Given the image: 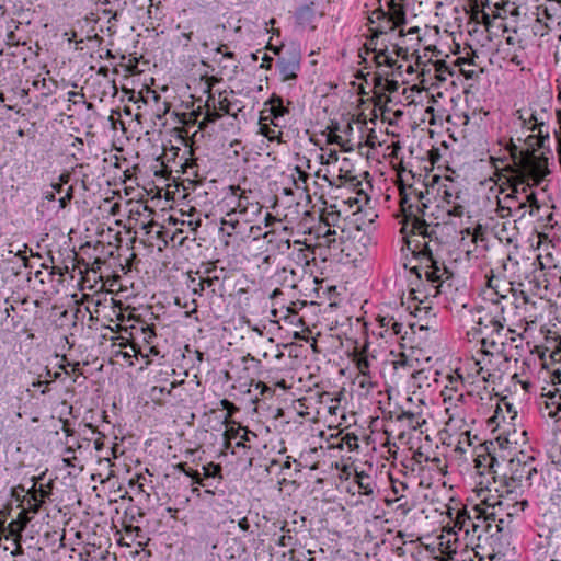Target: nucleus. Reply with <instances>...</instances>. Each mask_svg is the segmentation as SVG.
I'll list each match as a JSON object with an SVG mask.
<instances>
[{
    "mask_svg": "<svg viewBox=\"0 0 561 561\" xmlns=\"http://www.w3.org/2000/svg\"><path fill=\"white\" fill-rule=\"evenodd\" d=\"M540 142L537 136L529 135L520 146L512 138L506 144L513 164L504 169L507 174L500 176L496 213L501 218L518 221L539 209L534 192L527 187L539 184L549 173L548 159L534 148Z\"/></svg>",
    "mask_w": 561,
    "mask_h": 561,
    "instance_id": "nucleus-1",
    "label": "nucleus"
},
{
    "mask_svg": "<svg viewBox=\"0 0 561 561\" xmlns=\"http://www.w3.org/2000/svg\"><path fill=\"white\" fill-rule=\"evenodd\" d=\"M471 501L495 513H506L508 517L524 511L526 504L515 500L512 488L506 486L500 474L483 477L474 486Z\"/></svg>",
    "mask_w": 561,
    "mask_h": 561,
    "instance_id": "nucleus-2",
    "label": "nucleus"
},
{
    "mask_svg": "<svg viewBox=\"0 0 561 561\" xmlns=\"http://www.w3.org/2000/svg\"><path fill=\"white\" fill-rule=\"evenodd\" d=\"M232 198L236 205L221 218L220 230L228 236L243 237L248 231L253 233L260 227L252 225L253 217L261 213V205L250 201V195L239 186H231Z\"/></svg>",
    "mask_w": 561,
    "mask_h": 561,
    "instance_id": "nucleus-3",
    "label": "nucleus"
},
{
    "mask_svg": "<svg viewBox=\"0 0 561 561\" xmlns=\"http://www.w3.org/2000/svg\"><path fill=\"white\" fill-rule=\"evenodd\" d=\"M477 330L481 335L482 354L491 357L495 363L505 360V345L510 330L505 329L504 317H492L490 313L479 316Z\"/></svg>",
    "mask_w": 561,
    "mask_h": 561,
    "instance_id": "nucleus-4",
    "label": "nucleus"
},
{
    "mask_svg": "<svg viewBox=\"0 0 561 561\" xmlns=\"http://www.w3.org/2000/svg\"><path fill=\"white\" fill-rule=\"evenodd\" d=\"M499 470L500 478L507 488H514L515 483H523L524 481L528 485H533L539 478L538 471L534 466V458L524 451L516 453L507 460L502 459Z\"/></svg>",
    "mask_w": 561,
    "mask_h": 561,
    "instance_id": "nucleus-5",
    "label": "nucleus"
},
{
    "mask_svg": "<svg viewBox=\"0 0 561 561\" xmlns=\"http://www.w3.org/2000/svg\"><path fill=\"white\" fill-rule=\"evenodd\" d=\"M411 198H415V205L408 204L407 197L402 198L401 201V208L405 217L402 232L409 230L413 234L430 237L433 232V229L425 222V220L421 219L419 216L420 214L424 213L425 208H427L422 191L414 190L411 192Z\"/></svg>",
    "mask_w": 561,
    "mask_h": 561,
    "instance_id": "nucleus-6",
    "label": "nucleus"
},
{
    "mask_svg": "<svg viewBox=\"0 0 561 561\" xmlns=\"http://www.w3.org/2000/svg\"><path fill=\"white\" fill-rule=\"evenodd\" d=\"M495 364L491 357L482 354L481 359H468L455 373L459 374V377L465 381L481 380L484 383H494L500 378Z\"/></svg>",
    "mask_w": 561,
    "mask_h": 561,
    "instance_id": "nucleus-7",
    "label": "nucleus"
},
{
    "mask_svg": "<svg viewBox=\"0 0 561 561\" xmlns=\"http://www.w3.org/2000/svg\"><path fill=\"white\" fill-rule=\"evenodd\" d=\"M347 164V160L343 159L341 162L339 161L337 164L331 165L332 168L330 169L316 170L314 175L323 179L332 186H340L345 182H352L356 179L352 171L346 168Z\"/></svg>",
    "mask_w": 561,
    "mask_h": 561,
    "instance_id": "nucleus-8",
    "label": "nucleus"
},
{
    "mask_svg": "<svg viewBox=\"0 0 561 561\" xmlns=\"http://www.w3.org/2000/svg\"><path fill=\"white\" fill-rule=\"evenodd\" d=\"M474 538L480 539L482 535L491 533L493 523L496 522L499 513L481 507V504L472 505Z\"/></svg>",
    "mask_w": 561,
    "mask_h": 561,
    "instance_id": "nucleus-9",
    "label": "nucleus"
},
{
    "mask_svg": "<svg viewBox=\"0 0 561 561\" xmlns=\"http://www.w3.org/2000/svg\"><path fill=\"white\" fill-rule=\"evenodd\" d=\"M512 291L514 305L516 307L519 319L527 323L535 322L537 319V314L536 301L533 299V296L527 295L523 289H512Z\"/></svg>",
    "mask_w": 561,
    "mask_h": 561,
    "instance_id": "nucleus-10",
    "label": "nucleus"
},
{
    "mask_svg": "<svg viewBox=\"0 0 561 561\" xmlns=\"http://www.w3.org/2000/svg\"><path fill=\"white\" fill-rule=\"evenodd\" d=\"M460 547V540L457 529L451 527H444L442 534L438 536L439 551L446 556L442 561H453L454 554Z\"/></svg>",
    "mask_w": 561,
    "mask_h": 561,
    "instance_id": "nucleus-11",
    "label": "nucleus"
},
{
    "mask_svg": "<svg viewBox=\"0 0 561 561\" xmlns=\"http://www.w3.org/2000/svg\"><path fill=\"white\" fill-rule=\"evenodd\" d=\"M277 66L283 81L295 80L300 69V56L295 50L286 51L278 58Z\"/></svg>",
    "mask_w": 561,
    "mask_h": 561,
    "instance_id": "nucleus-12",
    "label": "nucleus"
},
{
    "mask_svg": "<svg viewBox=\"0 0 561 561\" xmlns=\"http://www.w3.org/2000/svg\"><path fill=\"white\" fill-rule=\"evenodd\" d=\"M170 376L169 370L165 371L160 370L154 376V382L149 391V397L152 401L161 403L165 396H169L173 388H175V381H170L168 377Z\"/></svg>",
    "mask_w": 561,
    "mask_h": 561,
    "instance_id": "nucleus-13",
    "label": "nucleus"
},
{
    "mask_svg": "<svg viewBox=\"0 0 561 561\" xmlns=\"http://www.w3.org/2000/svg\"><path fill=\"white\" fill-rule=\"evenodd\" d=\"M539 409L543 417L561 422V394L550 390L547 393H542Z\"/></svg>",
    "mask_w": 561,
    "mask_h": 561,
    "instance_id": "nucleus-14",
    "label": "nucleus"
},
{
    "mask_svg": "<svg viewBox=\"0 0 561 561\" xmlns=\"http://www.w3.org/2000/svg\"><path fill=\"white\" fill-rule=\"evenodd\" d=\"M438 193H442L443 199L451 206L450 209H447L449 215L461 216L463 213V207L457 203L459 199V190L457 185L449 180L445 179V183L440 184L438 187Z\"/></svg>",
    "mask_w": 561,
    "mask_h": 561,
    "instance_id": "nucleus-15",
    "label": "nucleus"
},
{
    "mask_svg": "<svg viewBox=\"0 0 561 561\" xmlns=\"http://www.w3.org/2000/svg\"><path fill=\"white\" fill-rule=\"evenodd\" d=\"M430 242L425 243V250L427 252V264H426V271L425 275L427 279L432 282H443L444 279L449 278V272L446 268V266L439 262L437 259L433 256V248L430 244Z\"/></svg>",
    "mask_w": 561,
    "mask_h": 561,
    "instance_id": "nucleus-16",
    "label": "nucleus"
},
{
    "mask_svg": "<svg viewBox=\"0 0 561 561\" xmlns=\"http://www.w3.org/2000/svg\"><path fill=\"white\" fill-rule=\"evenodd\" d=\"M408 50L402 47H396L392 51L380 50L375 55V60L378 66H387L393 68L396 71H401L403 64L400 58H407Z\"/></svg>",
    "mask_w": 561,
    "mask_h": 561,
    "instance_id": "nucleus-17",
    "label": "nucleus"
},
{
    "mask_svg": "<svg viewBox=\"0 0 561 561\" xmlns=\"http://www.w3.org/2000/svg\"><path fill=\"white\" fill-rule=\"evenodd\" d=\"M373 14L376 15L378 20H386V22L389 24V30H394L396 27L400 26L401 24H403L405 19L403 7L396 0L389 1L388 13H385L382 11H375Z\"/></svg>",
    "mask_w": 561,
    "mask_h": 561,
    "instance_id": "nucleus-18",
    "label": "nucleus"
},
{
    "mask_svg": "<svg viewBox=\"0 0 561 561\" xmlns=\"http://www.w3.org/2000/svg\"><path fill=\"white\" fill-rule=\"evenodd\" d=\"M505 282L493 274L486 275V287L483 290L485 299L491 300L494 305H499L502 300H507V296L503 294Z\"/></svg>",
    "mask_w": 561,
    "mask_h": 561,
    "instance_id": "nucleus-19",
    "label": "nucleus"
},
{
    "mask_svg": "<svg viewBox=\"0 0 561 561\" xmlns=\"http://www.w3.org/2000/svg\"><path fill=\"white\" fill-rule=\"evenodd\" d=\"M453 526L457 529V531H462L466 536L474 537L472 506H465L458 510Z\"/></svg>",
    "mask_w": 561,
    "mask_h": 561,
    "instance_id": "nucleus-20",
    "label": "nucleus"
},
{
    "mask_svg": "<svg viewBox=\"0 0 561 561\" xmlns=\"http://www.w3.org/2000/svg\"><path fill=\"white\" fill-rule=\"evenodd\" d=\"M466 398L467 394L462 393V398L459 401H445V412L449 415L447 425L453 426V424L462 423L466 417Z\"/></svg>",
    "mask_w": 561,
    "mask_h": 561,
    "instance_id": "nucleus-21",
    "label": "nucleus"
},
{
    "mask_svg": "<svg viewBox=\"0 0 561 561\" xmlns=\"http://www.w3.org/2000/svg\"><path fill=\"white\" fill-rule=\"evenodd\" d=\"M274 233L273 232H264L261 237H253L248 243V251L252 259L256 257L260 252H263L265 249H270L273 247Z\"/></svg>",
    "mask_w": 561,
    "mask_h": 561,
    "instance_id": "nucleus-22",
    "label": "nucleus"
},
{
    "mask_svg": "<svg viewBox=\"0 0 561 561\" xmlns=\"http://www.w3.org/2000/svg\"><path fill=\"white\" fill-rule=\"evenodd\" d=\"M476 467L478 469L488 468L489 472L486 477H492L500 474L501 462L490 454L479 453L474 459ZM482 478L485 477L483 472H481Z\"/></svg>",
    "mask_w": 561,
    "mask_h": 561,
    "instance_id": "nucleus-23",
    "label": "nucleus"
},
{
    "mask_svg": "<svg viewBox=\"0 0 561 561\" xmlns=\"http://www.w3.org/2000/svg\"><path fill=\"white\" fill-rule=\"evenodd\" d=\"M260 134L266 137L268 140H279L282 130L278 125L274 123V119L270 116H262L259 122Z\"/></svg>",
    "mask_w": 561,
    "mask_h": 561,
    "instance_id": "nucleus-24",
    "label": "nucleus"
},
{
    "mask_svg": "<svg viewBox=\"0 0 561 561\" xmlns=\"http://www.w3.org/2000/svg\"><path fill=\"white\" fill-rule=\"evenodd\" d=\"M375 356H370L366 348H363L360 352H356L354 354L353 362L362 375L368 376L371 374V367L375 362Z\"/></svg>",
    "mask_w": 561,
    "mask_h": 561,
    "instance_id": "nucleus-25",
    "label": "nucleus"
},
{
    "mask_svg": "<svg viewBox=\"0 0 561 561\" xmlns=\"http://www.w3.org/2000/svg\"><path fill=\"white\" fill-rule=\"evenodd\" d=\"M385 503L401 516H407L413 508L412 503L408 501L403 494L394 499H386Z\"/></svg>",
    "mask_w": 561,
    "mask_h": 561,
    "instance_id": "nucleus-26",
    "label": "nucleus"
},
{
    "mask_svg": "<svg viewBox=\"0 0 561 561\" xmlns=\"http://www.w3.org/2000/svg\"><path fill=\"white\" fill-rule=\"evenodd\" d=\"M341 434L342 432H340L339 435L336 436V443L332 444L333 448L347 449L350 451H353L359 447L358 438L355 434L346 433L342 436Z\"/></svg>",
    "mask_w": 561,
    "mask_h": 561,
    "instance_id": "nucleus-27",
    "label": "nucleus"
},
{
    "mask_svg": "<svg viewBox=\"0 0 561 561\" xmlns=\"http://www.w3.org/2000/svg\"><path fill=\"white\" fill-rule=\"evenodd\" d=\"M206 106H207L206 114H205L203 121H201V123H199L201 128H204L207 123H214L215 121L220 118L222 116V114H227L229 112L228 104H224V102H220L219 111L215 106H213L210 108L209 101L207 102Z\"/></svg>",
    "mask_w": 561,
    "mask_h": 561,
    "instance_id": "nucleus-28",
    "label": "nucleus"
},
{
    "mask_svg": "<svg viewBox=\"0 0 561 561\" xmlns=\"http://www.w3.org/2000/svg\"><path fill=\"white\" fill-rule=\"evenodd\" d=\"M276 253L274 248L265 249L263 252H260L256 257L253 260L256 261V265L259 268L266 270L270 265H273L276 262Z\"/></svg>",
    "mask_w": 561,
    "mask_h": 561,
    "instance_id": "nucleus-29",
    "label": "nucleus"
},
{
    "mask_svg": "<svg viewBox=\"0 0 561 561\" xmlns=\"http://www.w3.org/2000/svg\"><path fill=\"white\" fill-rule=\"evenodd\" d=\"M318 160L321 164L320 169H330L332 168L331 165H335L340 161L339 153L331 149H321V152L318 154Z\"/></svg>",
    "mask_w": 561,
    "mask_h": 561,
    "instance_id": "nucleus-30",
    "label": "nucleus"
},
{
    "mask_svg": "<svg viewBox=\"0 0 561 561\" xmlns=\"http://www.w3.org/2000/svg\"><path fill=\"white\" fill-rule=\"evenodd\" d=\"M182 225H187L192 231H195L201 226V217L195 208H191L188 213H182Z\"/></svg>",
    "mask_w": 561,
    "mask_h": 561,
    "instance_id": "nucleus-31",
    "label": "nucleus"
},
{
    "mask_svg": "<svg viewBox=\"0 0 561 561\" xmlns=\"http://www.w3.org/2000/svg\"><path fill=\"white\" fill-rule=\"evenodd\" d=\"M471 20L483 24L486 31L492 26V18L483 10H480L478 5L471 9Z\"/></svg>",
    "mask_w": 561,
    "mask_h": 561,
    "instance_id": "nucleus-32",
    "label": "nucleus"
},
{
    "mask_svg": "<svg viewBox=\"0 0 561 561\" xmlns=\"http://www.w3.org/2000/svg\"><path fill=\"white\" fill-rule=\"evenodd\" d=\"M290 176H291L293 183L297 190L307 191V188H308L307 181L309 178L308 172L295 170V167H294L291 170Z\"/></svg>",
    "mask_w": 561,
    "mask_h": 561,
    "instance_id": "nucleus-33",
    "label": "nucleus"
},
{
    "mask_svg": "<svg viewBox=\"0 0 561 561\" xmlns=\"http://www.w3.org/2000/svg\"><path fill=\"white\" fill-rule=\"evenodd\" d=\"M47 496V492L43 490L42 488L39 491H35L31 499L27 500L28 510L33 512L34 514L38 512L44 499Z\"/></svg>",
    "mask_w": 561,
    "mask_h": 561,
    "instance_id": "nucleus-34",
    "label": "nucleus"
},
{
    "mask_svg": "<svg viewBox=\"0 0 561 561\" xmlns=\"http://www.w3.org/2000/svg\"><path fill=\"white\" fill-rule=\"evenodd\" d=\"M357 483L360 494L371 495L374 493V483L370 481L368 476L363 473L357 474Z\"/></svg>",
    "mask_w": 561,
    "mask_h": 561,
    "instance_id": "nucleus-35",
    "label": "nucleus"
},
{
    "mask_svg": "<svg viewBox=\"0 0 561 561\" xmlns=\"http://www.w3.org/2000/svg\"><path fill=\"white\" fill-rule=\"evenodd\" d=\"M68 180H69V175H61L60 176V183H55L51 185V190L50 191H47L45 193V198L47 201H54L55 199V194L58 193L60 194L62 192V187H64V184L68 183Z\"/></svg>",
    "mask_w": 561,
    "mask_h": 561,
    "instance_id": "nucleus-36",
    "label": "nucleus"
},
{
    "mask_svg": "<svg viewBox=\"0 0 561 561\" xmlns=\"http://www.w3.org/2000/svg\"><path fill=\"white\" fill-rule=\"evenodd\" d=\"M463 389L446 388L442 391L443 401H459L462 398Z\"/></svg>",
    "mask_w": 561,
    "mask_h": 561,
    "instance_id": "nucleus-37",
    "label": "nucleus"
},
{
    "mask_svg": "<svg viewBox=\"0 0 561 561\" xmlns=\"http://www.w3.org/2000/svg\"><path fill=\"white\" fill-rule=\"evenodd\" d=\"M219 283V279L217 277L215 278H210V277H207V278H202L198 283V290L201 291H209V293H215L216 291V288H215V285H217ZM194 291H197V288L194 289Z\"/></svg>",
    "mask_w": 561,
    "mask_h": 561,
    "instance_id": "nucleus-38",
    "label": "nucleus"
},
{
    "mask_svg": "<svg viewBox=\"0 0 561 561\" xmlns=\"http://www.w3.org/2000/svg\"><path fill=\"white\" fill-rule=\"evenodd\" d=\"M62 460L68 467H72V468L78 467V468L82 469V465L79 462L75 450H72L71 448L66 449Z\"/></svg>",
    "mask_w": 561,
    "mask_h": 561,
    "instance_id": "nucleus-39",
    "label": "nucleus"
},
{
    "mask_svg": "<svg viewBox=\"0 0 561 561\" xmlns=\"http://www.w3.org/2000/svg\"><path fill=\"white\" fill-rule=\"evenodd\" d=\"M295 170H299L302 172H307V170H311V160L306 156H296V165Z\"/></svg>",
    "mask_w": 561,
    "mask_h": 561,
    "instance_id": "nucleus-40",
    "label": "nucleus"
},
{
    "mask_svg": "<svg viewBox=\"0 0 561 561\" xmlns=\"http://www.w3.org/2000/svg\"><path fill=\"white\" fill-rule=\"evenodd\" d=\"M465 380L459 377V374L449 375L447 378L446 388L463 389Z\"/></svg>",
    "mask_w": 561,
    "mask_h": 561,
    "instance_id": "nucleus-41",
    "label": "nucleus"
},
{
    "mask_svg": "<svg viewBox=\"0 0 561 561\" xmlns=\"http://www.w3.org/2000/svg\"><path fill=\"white\" fill-rule=\"evenodd\" d=\"M220 466L215 465L213 462L203 467V477L204 478H215L220 473Z\"/></svg>",
    "mask_w": 561,
    "mask_h": 561,
    "instance_id": "nucleus-42",
    "label": "nucleus"
},
{
    "mask_svg": "<svg viewBox=\"0 0 561 561\" xmlns=\"http://www.w3.org/2000/svg\"><path fill=\"white\" fill-rule=\"evenodd\" d=\"M285 112L286 110L282 106L280 100H277V105L275 104V101L272 100V105L270 108V114L272 116L271 118L278 119L284 115Z\"/></svg>",
    "mask_w": 561,
    "mask_h": 561,
    "instance_id": "nucleus-43",
    "label": "nucleus"
},
{
    "mask_svg": "<svg viewBox=\"0 0 561 561\" xmlns=\"http://www.w3.org/2000/svg\"><path fill=\"white\" fill-rule=\"evenodd\" d=\"M25 527H23L19 520H13L9 524L8 530L11 536L15 537V541L21 539V533L23 531Z\"/></svg>",
    "mask_w": 561,
    "mask_h": 561,
    "instance_id": "nucleus-44",
    "label": "nucleus"
},
{
    "mask_svg": "<svg viewBox=\"0 0 561 561\" xmlns=\"http://www.w3.org/2000/svg\"><path fill=\"white\" fill-rule=\"evenodd\" d=\"M179 468L188 477H191L194 481V483L203 485V478L198 471L186 469L185 465L180 463Z\"/></svg>",
    "mask_w": 561,
    "mask_h": 561,
    "instance_id": "nucleus-45",
    "label": "nucleus"
},
{
    "mask_svg": "<svg viewBox=\"0 0 561 561\" xmlns=\"http://www.w3.org/2000/svg\"><path fill=\"white\" fill-rule=\"evenodd\" d=\"M371 377H373V374L365 376V375H362L360 373H358V376L356 377V381H357L358 386L362 388H366V387L370 388L373 386Z\"/></svg>",
    "mask_w": 561,
    "mask_h": 561,
    "instance_id": "nucleus-46",
    "label": "nucleus"
},
{
    "mask_svg": "<svg viewBox=\"0 0 561 561\" xmlns=\"http://www.w3.org/2000/svg\"><path fill=\"white\" fill-rule=\"evenodd\" d=\"M403 416L411 420L410 424L414 428L420 427L423 423H425V420H420L419 415H415L411 412H404Z\"/></svg>",
    "mask_w": 561,
    "mask_h": 561,
    "instance_id": "nucleus-47",
    "label": "nucleus"
},
{
    "mask_svg": "<svg viewBox=\"0 0 561 561\" xmlns=\"http://www.w3.org/2000/svg\"><path fill=\"white\" fill-rule=\"evenodd\" d=\"M400 62L403 64V68L401 71H398L400 75L405 71L408 73H413L415 71L413 64L409 60V55L407 58H400Z\"/></svg>",
    "mask_w": 561,
    "mask_h": 561,
    "instance_id": "nucleus-48",
    "label": "nucleus"
},
{
    "mask_svg": "<svg viewBox=\"0 0 561 561\" xmlns=\"http://www.w3.org/2000/svg\"><path fill=\"white\" fill-rule=\"evenodd\" d=\"M71 198H72V186H69L66 190L65 195L59 198L60 208H65L68 205V203L71 201Z\"/></svg>",
    "mask_w": 561,
    "mask_h": 561,
    "instance_id": "nucleus-49",
    "label": "nucleus"
},
{
    "mask_svg": "<svg viewBox=\"0 0 561 561\" xmlns=\"http://www.w3.org/2000/svg\"><path fill=\"white\" fill-rule=\"evenodd\" d=\"M220 405H221L225 410H227V412H228V417L232 416V414L237 411L236 405H234L232 402H230L229 400H227V399H222V400L220 401Z\"/></svg>",
    "mask_w": 561,
    "mask_h": 561,
    "instance_id": "nucleus-50",
    "label": "nucleus"
},
{
    "mask_svg": "<svg viewBox=\"0 0 561 561\" xmlns=\"http://www.w3.org/2000/svg\"><path fill=\"white\" fill-rule=\"evenodd\" d=\"M141 331H142V334H144V340L147 342V343H150L151 340L154 337L156 333H154V330L152 327H145V328H141Z\"/></svg>",
    "mask_w": 561,
    "mask_h": 561,
    "instance_id": "nucleus-51",
    "label": "nucleus"
},
{
    "mask_svg": "<svg viewBox=\"0 0 561 561\" xmlns=\"http://www.w3.org/2000/svg\"><path fill=\"white\" fill-rule=\"evenodd\" d=\"M393 318L394 317H392V316H379L378 317V322L380 323L381 328L390 329V325H391V322H392Z\"/></svg>",
    "mask_w": 561,
    "mask_h": 561,
    "instance_id": "nucleus-52",
    "label": "nucleus"
},
{
    "mask_svg": "<svg viewBox=\"0 0 561 561\" xmlns=\"http://www.w3.org/2000/svg\"><path fill=\"white\" fill-rule=\"evenodd\" d=\"M514 379L517 380V382L522 386V388L526 391V392H529L531 387H533V383L529 379H519L518 378V374H515Z\"/></svg>",
    "mask_w": 561,
    "mask_h": 561,
    "instance_id": "nucleus-53",
    "label": "nucleus"
},
{
    "mask_svg": "<svg viewBox=\"0 0 561 561\" xmlns=\"http://www.w3.org/2000/svg\"><path fill=\"white\" fill-rule=\"evenodd\" d=\"M390 329L394 335H399L402 332L403 325L401 322L397 321L394 318L391 322Z\"/></svg>",
    "mask_w": 561,
    "mask_h": 561,
    "instance_id": "nucleus-54",
    "label": "nucleus"
},
{
    "mask_svg": "<svg viewBox=\"0 0 561 561\" xmlns=\"http://www.w3.org/2000/svg\"><path fill=\"white\" fill-rule=\"evenodd\" d=\"M503 515H506V513H501L496 518V522L493 523V526L496 528V533H501L504 529V518L502 517Z\"/></svg>",
    "mask_w": 561,
    "mask_h": 561,
    "instance_id": "nucleus-55",
    "label": "nucleus"
},
{
    "mask_svg": "<svg viewBox=\"0 0 561 561\" xmlns=\"http://www.w3.org/2000/svg\"><path fill=\"white\" fill-rule=\"evenodd\" d=\"M335 230L328 229L325 233L323 234V238L327 240V243L330 244L335 241Z\"/></svg>",
    "mask_w": 561,
    "mask_h": 561,
    "instance_id": "nucleus-56",
    "label": "nucleus"
},
{
    "mask_svg": "<svg viewBox=\"0 0 561 561\" xmlns=\"http://www.w3.org/2000/svg\"><path fill=\"white\" fill-rule=\"evenodd\" d=\"M19 523L25 527L27 525V523L30 522V517L27 516V512L26 511H22L19 516H18V519Z\"/></svg>",
    "mask_w": 561,
    "mask_h": 561,
    "instance_id": "nucleus-57",
    "label": "nucleus"
},
{
    "mask_svg": "<svg viewBox=\"0 0 561 561\" xmlns=\"http://www.w3.org/2000/svg\"><path fill=\"white\" fill-rule=\"evenodd\" d=\"M385 88H386V90H387V91H389V92H394V91H397V90H398L399 84H398V82H397V81H394V80H387V81H386V87H385Z\"/></svg>",
    "mask_w": 561,
    "mask_h": 561,
    "instance_id": "nucleus-58",
    "label": "nucleus"
},
{
    "mask_svg": "<svg viewBox=\"0 0 561 561\" xmlns=\"http://www.w3.org/2000/svg\"><path fill=\"white\" fill-rule=\"evenodd\" d=\"M408 364V360L405 356L402 354L399 359L393 362L394 369H399L401 367H404Z\"/></svg>",
    "mask_w": 561,
    "mask_h": 561,
    "instance_id": "nucleus-59",
    "label": "nucleus"
},
{
    "mask_svg": "<svg viewBox=\"0 0 561 561\" xmlns=\"http://www.w3.org/2000/svg\"><path fill=\"white\" fill-rule=\"evenodd\" d=\"M255 389H259V390H260V393H261L262 396H264L266 392H270V391H271L270 387H267V386H266L264 382H262V381H259V382H256V383H255Z\"/></svg>",
    "mask_w": 561,
    "mask_h": 561,
    "instance_id": "nucleus-60",
    "label": "nucleus"
},
{
    "mask_svg": "<svg viewBox=\"0 0 561 561\" xmlns=\"http://www.w3.org/2000/svg\"><path fill=\"white\" fill-rule=\"evenodd\" d=\"M238 526L240 527L241 530L248 531L250 528V524H249L247 517H243L242 519H240Z\"/></svg>",
    "mask_w": 561,
    "mask_h": 561,
    "instance_id": "nucleus-61",
    "label": "nucleus"
},
{
    "mask_svg": "<svg viewBox=\"0 0 561 561\" xmlns=\"http://www.w3.org/2000/svg\"><path fill=\"white\" fill-rule=\"evenodd\" d=\"M272 61H273V58H272V57H270V56H267V55H265V56L263 57V60H262V65H261V67L266 68V69H270V68H271V66H272Z\"/></svg>",
    "mask_w": 561,
    "mask_h": 561,
    "instance_id": "nucleus-62",
    "label": "nucleus"
},
{
    "mask_svg": "<svg viewBox=\"0 0 561 561\" xmlns=\"http://www.w3.org/2000/svg\"><path fill=\"white\" fill-rule=\"evenodd\" d=\"M404 489H405V484H404V483H400L398 486H397V485H393V486H392V491H393V493H394L397 496L401 495V493H400V492H401V490H404Z\"/></svg>",
    "mask_w": 561,
    "mask_h": 561,
    "instance_id": "nucleus-63",
    "label": "nucleus"
},
{
    "mask_svg": "<svg viewBox=\"0 0 561 561\" xmlns=\"http://www.w3.org/2000/svg\"><path fill=\"white\" fill-rule=\"evenodd\" d=\"M424 375H425V371H424V370H416V371H414V373L412 374V378H413L414 380H420V379H422V378L424 377Z\"/></svg>",
    "mask_w": 561,
    "mask_h": 561,
    "instance_id": "nucleus-64",
    "label": "nucleus"
}]
</instances>
